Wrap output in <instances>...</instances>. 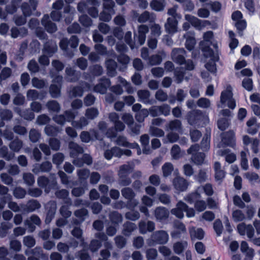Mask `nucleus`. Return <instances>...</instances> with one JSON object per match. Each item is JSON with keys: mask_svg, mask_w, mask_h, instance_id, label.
I'll return each instance as SVG.
<instances>
[{"mask_svg": "<svg viewBox=\"0 0 260 260\" xmlns=\"http://www.w3.org/2000/svg\"><path fill=\"white\" fill-rule=\"evenodd\" d=\"M89 71L92 75L97 77L101 76L104 72L102 66L98 64L90 66L89 67Z\"/></svg>", "mask_w": 260, "mask_h": 260, "instance_id": "43", "label": "nucleus"}, {"mask_svg": "<svg viewBox=\"0 0 260 260\" xmlns=\"http://www.w3.org/2000/svg\"><path fill=\"white\" fill-rule=\"evenodd\" d=\"M0 134L1 136L8 141H12L14 137L13 132L8 125L5 127V129L0 131Z\"/></svg>", "mask_w": 260, "mask_h": 260, "instance_id": "49", "label": "nucleus"}, {"mask_svg": "<svg viewBox=\"0 0 260 260\" xmlns=\"http://www.w3.org/2000/svg\"><path fill=\"white\" fill-rule=\"evenodd\" d=\"M41 207V204L36 200H29L24 205L23 210L27 213L32 212Z\"/></svg>", "mask_w": 260, "mask_h": 260, "instance_id": "22", "label": "nucleus"}, {"mask_svg": "<svg viewBox=\"0 0 260 260\" xmlns=\"http://www.w3.org/2000/svg\"><path fill=\"white\" fill-rule=\"evenodd\" d=\"M38 185L44 189L46 193H48L51 189L57 188V182L55 177H52L50 179L45 176H41L37 179Z\"/></svg>", "mask_w": 260, "mask_h": 260, "instance_id": "4", "label": "nucleus"}, {"mask_svg": "<svg viewBox=\"0 0 260 260\" xmlns=\"http://www.w3.org/2000/svg\"><path fill=\"white\" fill-rule=\"evenodd\" d=\"M19 114L21 117L27 120L31 121L35 118L34 113L29 109H25L23 111H20Z\"/></svg>", "mask_w": 260, "mask_h": 260, "instance_id": "52", "label": "nucleus"}, {"mask_svg": "<svg viewBox=\"0 0 260 260\" xmlns=\"http://www.w3.org/2000/svg\"><path fill=\"white\" fill-rule=\"evenodd\" d=\"M41 23L47 32L49 33L54 32L57 30L56 25L50 20L49 15L47 14L43 16Z\"/></svg>", "mask_w": 260, "mask_h": 260, "instance_id": "16", "label": "nucleus"}, {"mask_svg": "<svg viewBox=\"0 0 260 260\" xmlns=\"http://www.w3.org/2000/svg\"><path fill=\"white\" fill-rule=\"evenodd\" d=\"M222 137V142L223 143L231 147L233 146L234 144V133L232 131H230L225 133H222L221 135Z\"/></svg>", "mask_w": 260, "mask_h": 260, "instance_id": "21", "label": "nucleus"}, {"mask_svg": "<svg viewBox=\"0 0 260 260\" xmlns=\"http://www.w3.org/2000/svg\"><path fill=\"white\" fill-rule=\"evenodd\" d=\"M44 132L47 136L54 137L58 133V129L55 126L47 125L44 128Z\"/></svg>", "mask_w": 260, "mask_h": 260, "instance_id": "58", "label": "nucleus"}, {"mask_svg": "<svg viewBox=\"0 0 260 260\" xmlns=\"http://www.w3.org/2000/svg\"><path fill=\"white\" fill-rule=\"evenodd\" d=\"M140 142L143 147L144 153L148 154L151 153V149L149 147V137L147 134L143 135L140 137Z\"/></svg>", "mask_w": 260, "mask_h": 260, "instance_id": "32", "label": "nucleus"}, {"mask_svg": "<svg viewBox=\"0 0 260 260\" xmlns=\"http://www.w3.org/2000/svg\"><path fill=\"white\" fill-rule=\"evenodd\" d=\"M122 155L123 150L116 146L113 147L110 149H108L104 152V156L108 160L111 159L113 156L119 158Z\"/></svg>", "mask_w": 260, "mask_h": 260, "instance_id": "18", "label": "nucleus"}, {"mask_svg": "<svg viewBox=\"0 0 260 260\" xmlns=\"http://www.w3.org/2000/svg\"><path fill=\"white\" fill-rule=\"evenodd\" d=\"M46 106L48 111L51 112L58 113L60 110V105L55 100H50L47 102Z\"/></svg>", "mask_w": 260, "mask_h": 260, "instance_id": "38", "label": "nucleus"}, {"mask_svg": "<svg viewBox=\"0 0 260 260\" xmlns=\"http://www.w3.org/2000/svg\"><path fill=\"white\" fill-rule=\"evenodd\" d=\"M122 233L125 236L129 237L137 229V225L132 222L126 221L123 224Z\"/></svg>", "mask_w": 260, "mask_h": 260, "instance_id": "29", "label": "nucleus"}, {"mask_svg": "<svg viewBox=\"0 0 260 260\" xmlns=\"http://www.w3.org/2000/svg\"><path fill=\"white\" fill-rule=\"evenodd\" d=\"M0 156L7 161H10L14 157V154L9 152L8 148L6 146H3L0 148Z\"/></svg>", "mask_w": 260, "mask_h": 260, "instance_id": "44", "label": "nucleus"}, {"mask_svg": "<svg viewBox=\"0 0 260 260\" xmlns=\"http://www.w3.org/2000/svg\"><path fill=\"white\" fill-rule=\"evenodd\" d=\"M140 101L146 104H152V102L150 100V92L147 90H139L137 92Z\"/></svg>", "mask_w": 260, "mask_h": 260, "instance_id": "31", "label": "nucleus"}, {"mask_svg": "<svg viewBox=\"0 0 260 260\" xmlns=\"http://www.w3.org/2000/svg\"><path fill=\"white\" fill-rule=\"evenodd\" d=\"M12 112L8 109H4L0 112V117L3 120L10 121L13 118Z\"/></svg>", "mask_w": 260, "mask_h": 260, "instance_id": "61", "label": "nucleus"}, {"mask_svg": "<svg viewBox=\"0 0 260 260\" xmlns=\"http://www.w3.org/2000/svg\"><path fill=\"white\" fill-rule=\"evenodd\" d=\"M179 206L181 208L184 209V211L186 212V216L188 217H192L195 215L194 210L192 208H189L184 202L180 201Z\"/></svg>", "mask_w": 260, "mask_h": 260, "instance_id": "57", "label": "nucleus"}, {"mask_svg": "<svg viewBox=\"0 0 260 260\" xmlns=\"http://www.w3.org/2000/svg\"><path fill=\"white\" fill-rule=\"evenodd\" d=\"M86 118L88 119L92 120L96 118L99 115V111L96 108H90L86 110Z\"/></svg>", "mask_w": 260, "mask_h": 260, "instance_id": "59", "label": "nucleus"}, {"mask_svg": "<svg viewBox=\"0 0 260 260\" xmlns=\"http://www.w3.org/2000/svg\"><path fill=\"white\" fill-rule=\"evenodd\" d=\"M115 2L113 1L103 2V11L101 12L100 19L105 22H109L112 19V15L115 14L114 7Z\"/></svg>", "mask_w": 260, "mask_h": 260, "instance_id": "3", "label": "nucleus"}, {"mask_svg": "<svg viewBox=\"0 0 260 260\" xmlns=\"http://www.w3.org/2000/svg\"><path fill=\"white\" fill-rule=\"evenodd\" d=\"M232 218L235 222H237L244 220L246 218V217L242 211L237 209L233 211Z\"/></svg>", "mask_w": 260, "mask_h": 260, "instance_id": "45", "label": "nucleus"}, {"mask_svg": "<svg viewBox=\"0 0 260 260\" xmlns=\"http://www.w3.org/2000/svg\"><path fill=\"white\" fill-rule=\"evenodd\" d=\"M149 28L146 25H141L138 27V34L134 35V41L132 38V32L127 31L124 36V41L131 49L137 47V45H142L146 40V34L148 32Z\"/></svg>", "mask_w": 260, "mask_h": 260, "instance_id": "1", "label": "nucleus"}, {"mask_svg": "<svg viewBox=\"0 0 260 260\" xmlns=\"http://www.w3.org/2000/svg\"><path fill=\"white\" fill-rule=\"evenodd\" d=\"M88 123V119L85 117L82 116L78 120L72 121V125L77 129H81L87 126Z\"/></svg>", "mask_w": 260, "mask_h": 260, "instance_id": "39", "label": "nucleus"}, {"mask_svg": "<svg viewBox=\"0 0 260 260\" xmlns=\"http://www.w3.org/2000/svg\"><path fill=\"white\" fill-rule=\"evenodd\" d=\"M22 146L23 142L18 137H16L14 140L13 139L9 145V147L10 149L13 151L16 152H19L22 148Z\"/></svg>", "mask_w": 260, "mask_h": 260, "instance_id": "35", "label": "nucleus"}, {"mask_svg": "<svg viewBox=\"0 0 260 260\" xmlns=\"http://www.w3.org/2000/svg\"><path fill=\"white\" fill-rule=\"evenodd\" d=\"M186 56V52L183 48H174L171 52L172 60L180 65L183 64Z\"/></svg>", "mask_w": 260, "mask_h": 260, "instance_id": "7", "label": "nucleus"}, {"mask_svg": "<svg viewBox=\"0 0 260 260\" xmlns=\"http://www.w3.org/2000/svg\"><path fill=\"white\" fill-rule=\"evenodd\" d=\"M165 5V0H152L150 3L151 8L156 11H163Z\"/></svg>", "mask_w": 260, "mask_h": 260, "instance_id": "34", "label": "nucleus"}, {"mask_svg": "<svg viewBox=\"0 0 260 260\" xmlns=\"http://www.w3.org/2000/svg\"><path fill=\"white\" fill-rule=\"evenodd\" d=\"M166 127L167 131L169 129L172 131L180 132L182 129V123L180 120L175 119L170 121Z\"/></svg>", "mask_w": 260, "mask_h": 260, "instance_id": "40", "label": "nucleus"}, {"mask_svg": "<svg viewBox=\"0 0 260 260\" xmlns=\"http://www.w3.org/2000/svg\"><path fill=\"white\" fill-rule=\"evenodd\" d=\"M207 115L200 110H193L187 113L186 119L188 123L192 126H200L207 120Z\"/></svg>", "mask_w": 260, "mask_h": 260, "instance_id": "2", "label": "nucleus"}, {"mask_svg": "<svg viewBox=\"0 0 260 260\" xmlns=\"http://www.w3.org/2000/svg\"><path fill=\"white\" fill-rule=\"evenodd\" d=\"M84 90L80 86H71L69 91L70 98L81 97L83 95Z\"/></svg>", "mask_w": 260, "mask_h": 260, "instance_id": "37", "label": "nucleus"}, {"mask_svg": "<svg viewBox=\"0 0 260 260\" xmlns=\"http://www.w3.org/2000/svg\"><path fill=\"white\" fill-rule=\"evenodd\" d=\"M66 79L70 82H76L80 77V73L77 72L71 67H67L65 70Z\"/></svg>", "mask_w": 260, "mask_h": 260, "instance_id": "15", "label": "nucleus"}, {"mask_svg": "<svg viewBox=\"0 0 260 260\" xmlns=\"http://www.w3.org/2000/svg\"><path fill=\"white\" fill-rule=\"evenodd\" d=\"M173 183L175 189L180 191H185L188 185L187 180L181 177L175 178Z\"/></svg>", "mask_w": 260, "mask_h": 260, "instance_id": "17", "label": "nucleus"}, {"mask_svg": "<svg viewBox=\"0 0 260 260\" xmlns=\"http://www.w3.org/2000/svg\"><path fill=\"white\" fill-rule=\"evenodd\" d=\"M105 66L109 76L113 77L116 75V68L117 64L116 62L112 59H108L105 61Z\"/></svg>", "mask_w": 260, "mask_h": 260, "instance_id": "19", "label": "nucleus"}, {"mask_svg": "<svg viewBox=\"0 0 260 260\" xmlns=\"http://www.w3.org/2000/svg\"><path fill=\"white\" fill-rule=\"evenodd\" d=\"M139 232L142 234H146L148 232H152L155 229V223L152 221H148L146 222L145 221L141 220L139 223Z\"/></svg>", "mask_w": 260, "mask_h": 260, "instance_id": "13", "label": "nucleus"}, {"mask_svg": "<svg viewBox=\"0 0 260 260\" xmlns=\"http://www.w3.org/2000/svg\"><path fill=\"white\" fill-rule=\"evenodd\" d=\"M27 99L28 101H35L37 100H42L45 95L42 92H39L35 89H29L26 92Z\"/></svg>", "mask_w": 260, "mask_h": 260, "instance_id": "28", "label": "nucleus"}, {"mask_svg": "<svg viewBox=\"0 0 260 260\" xmlns=\"http://www.w3.org/2000/svg\"><path fill=\"white\" fill-rule=\"evenodd\" d=\"M202 50L204 52V55L206 58L210 57L211 60L214 61H217L218 60V56L215 54L213 50L208 45L202 47Z\"/></svg>", "mask_w": 260, "mask_h": 260, "instance_id": "33", "label": "nucleus"}, {"mask_svg": "<svg viewBox=\"0 0 260 260\" xmlns=\"http://www.w3.org/2000/svg\"><path fill=\"white\" fill-rule=\"evenodd\" d=\"M148 115V110L146 109H143L136 114L135 118L137 121L142 122Z\"/></svg>", "mask_w": 260, "mask_h": 260, "instance_id": "55", "label": "nucleus"}, {"mask_svg": "<svg viewBox=\"0 0 260 260\" xmlns=\"http://www.w3.org/2000/svg\"><path fill=\"white\" fill-rule=\"evenodd\" d=\"M41 137V134L39 131L35 128H32L29 133V138L32 143L37 142Z\"/></svg>", "mask_w": 260, "mask_h": 260, "instance_id": "53", "label": "nucleus"}, {"mask_svg": "<svg viewBox=\"0 0 260 260\" xmlns=\"http://www.w3.org/2000/svg\"><path fill=\"white\" fill-rule=\"evenodd\" d=\"M52 168V164L49 161H45L41 164H37L34 166L32 171L34 173L38 174L40 172L48 173Z\"/></svg>", "mask_w": 260, "mask_h": 260, "instance_id": "12", "label": "nucleus"}, {"mask_svg": "<svg viewBox=\"0 0 260 260\" xmlns=\"http://www.w3.org/2000/svg\"><path fill=\"white\" fill-rule=\"evenodd\" d=\"M178 22L174 17H169L165 23V29L166 31L170 35H173L178 31Z\"/></svg>", "mask_w": 260, "mask_h": 260, "instance_id": "11", "label": "nucleus"}, {"mask_svg": "<svg viewBox=\"0 0 260 260\" xmlns=\"http://www.w3.org/2000/svg\"><path fill=\"white\" fill-rule=\"evenodd\" d=\"M23 180L27 186H32L35 183V177L30 173H25L23 174Z\"/></svg>", "mask_w": 260, "mask_h": 260, "instance_id": "56", "label": "nucleus"}, {"mask_svg": "<svg viewBox=\"0 0 260 260\" xmlns=\"http://www.w3.org/2000/svg\"><path fill=\"white\" fill-rule=\"evenodd\" d=\"M185 19L195 27H199L201 25L200 20L193 16L186 14L185 15Z\"/></svg>", "mask_w": 260, "mask_h": 260, "instance_id": "60", "label": "nucleus"}, {"mask_svg": "<svg viewBox=\"0 0 260 260\" xmlns=\"http://www.w3.org/2000/svg\"><path fill=\"white\" fill-rule=\"evenodd\" d=\"M41 223V219L36 214L31 215L24 221V224L25 226L27 227L28 231L29 233L34 232L36 230V226H40Z\"/></svg>", "mask_w": 260, "mask_h": 260, "instance_id": "8", "label": "nucleus"}, {"mask_svg": "<svg viewBox=\"0 0 260 260\" xmlns=\"http://www.w3.org/2000/svg\"><path fill=\"white\" fill-rule=\"evenodd\" d=\"M205 157V153L198 152L193 154L191 157V159L197 165H200L203 163Z\"/></svg>", "mask_w": 260, "mask_h": 260, "instance_id": "50", "label": "nucleus"}, {"mask_svg": "<svg viewBox=\"0 0 260 260\" xmlns=\"http://www.w3.org/2000/svg\"><path fill=\"white\" fill-rule=\"evenodd\" d=\"M64 159L63 154L60 152H57L52 156V162L54 164L59 166L62 164Z\"/></svg>", "mask_w": 260, "mask_h": 260, "instance_id": "64", "label": "nucleus"}, {"mask_svg": "<svg viewBox=\"0 0 260 260\" xmlns=\"http://www.w3.org/2000/svg\"><path fill=\"white\" fill-rule=\"evenodd\" d=\"M69 148L70 150V156L72 157H76L79 154L83 153V148L79 144L74 142H71L69 144Z\"/></svg>", "mask_w": 260, "mask_h": 260, "instance_id": "23", "label": "nucleus"}, {"mask_svg": "<svg viewBox=\"0 0 260 260\" xmlns=\"http://www.w3.org/2000/svg\"><path fill=\"white\" fill-rule=\"evenodd\" d=\"M155 19L156 16L154 13L145 11L139 16L138 21L140 23H145L147 21L152 22Z\"/></svg>", "mask_w": 260, "mask_h": 260, "instance_id": "26", "label": "nucleus"}, {"mask_svg": "<svg viewBox=\"0 0 260 260\" xmlns=\"http://www.w3.org/2000/svg\"><path fill=\"white\" fill-rule=\"evenodd\" d=\"M121 193L124 198L128 200H132L136 196V193L132 188L129 187H125L121 189Z\"/></svg>", "mask_w": 260, "mask_h": 260, "instance_id": "42", "label": "nucleus"}, {"mask_svg": "<svg viewBox=\"0 0 260 260\" xmlns=\"http://www.w3.org/2000/svg\"><path fill=\"white\" fill-rule=\"evenodd\" d=\"M232 88L231 86H228L226 89L223 91L220 95V102L222 104H224L228 102V106L233 109L236 107V103L235 100L233 98Z\"/></svg>", "mask_w": 260, "mask_h": 260, "instance_id": "5", "label": "nucleus"}, {"mask_svg": "<svg viewBox=\"0 0 260 260\" xmlns=\"http://www.w3.org/2000/svg\"><path fill=\"white\" fill-rule=\"evenodd\" d=\"M116 246L120 249L123 248L126 244V239L122 236L118 235L114 238Z\"/></svg>", "mask_w": 260, "mask_h": 260, "instance_id": "63", "label": "nucleus"}, {"mask_svg": "<svg viewBox=\"0 0 260 260\" xmlns=\"http://www.w3.org/2000/svg\"><path fill=\"white\" fill-rule=\"evenodd\" d=\"M57 50V45L52 40H48L44 43L43 51L48 54L50 56L55 53Z\"/></svg>", "mask_w": 260, "mask_h": 260, "instance_id": "24", "label": "nucleus"}, {"mask_svg": "<svg viewBox=\"0 0 260 260\" xmlns=\"http://www.w3.org/2000/svg\"><path fill=\"white\" fill-rule=\"evenodd\" d=\"M183 38L186 39L185 43L186 48L189 51L193 50L196 44L193 35L189 32H187L183 35Z\"/></svg>", "mask_w": 260, "mask_h": 260, "instance_id": "25", "label": "nucleus"}, {"mask_svg": "<svg viewBox=\"0 0 260 260\" xmlns=\"http://www.w3.org/2000/svg\"><path fill=\"white\" fill-rule=\"evenodd\" d=\"M150 239L153 244L164 245L168 242L169 235L165 231H156L152 234Z\"/></svg>", "mask_w": 260, "mask_h": 260, "instance_id": "6", "label": "nucleus"}, {"mask_svg": "<svg viewBox=\"0 0 260 260\" xmlns=\"http://www.w3.org/2000/svg\"><path fill=\"white\" fill-rule=\"evenodd\" d=\"M109 219L113 223L118 224L122 221L123 217L118 212L112 211L109 214Z\"/></svg>", "mask_w": 260, "mask_h": 260, "instance_id": "46", "label": "nucleus"}, {"mask_svg": "<svg viewBox=\"0 0 260 260\" xmlns=\"http://www.w3.org/2000/svg\"><path fill=\"white\" fill-rule=\"evenodd\" d=\"M187 243L186 242H177L173 245V250L175 253L179 254L181 253L187 247Z\"/></svg>", "mask_w": 260, "mask_h": 260, "instance_id": "51", "label": "nucleus"}, {"mask_svg": "<svg viewBox=\"0 0 260 260\" xmlns=\"http://www.w3.org/2000/svg\"><path fill=\"white\" fill-rule=\"evenodd\" d=\"M102 246V242L97 239L92 240L89 246L87 245V249H89L91 251L94 252L97 251Z\"/></svg>", "mask_w": 260, "mask_h": 260, "instance_id": "54", "label": "nucleus"}, {"mask_svg": "<svg viewBox=\"0 0 260 260\" xmlns=\"http://www.w3.org/2000/svg\"><path fill=\"white\" fill-rule=\"evenodd\" d=\"M74 215L81 222H84L89 216V212L88 210L85 208L76 210L74 212Z\"/></svg>", "mask_w": 260, "mask_h": 260, "instance_id": "36", "label": "nucleus"}, {"mask_svg": "<svg viewBox=\"0 0 260 260\" xmlns=\"http://www.w3.org/2000/svg\"><path fill=\"white\" fill-rule=\"evenodd\" d=\"M55 196L57 199L63 201L64 204L72 205V200L69 197V191L67 189H57L55 192Z\"/></svg>", "mask_w": 260, "mask_h": 260, "instance_id": "14", "label": "nucleus"}, {"mask_svg": "<svg viewBox=\"0 0 260 260\" xmlns=\"http://www.w3.org/2000/svg\"><path fill=\"white\" fill-rule=\"evenodd\" d=\"M201 197L200 193L197 191H194L185 196L184 197V200L189 204H192L198 201Z\"/></svg>", "mask_w": 260, "mask_h": 260, "instance_id": "48", "label": "nucleus"}, {"mask_svg": "<svg viewBox=\"0 0 260 260\" xmlns=\"http://www.w3.org/2000/svg\"><path fill=\"white\" fill-rule=\"evenodd\" d=\"M61 86L56 85V84H51L49 87V92L52 98H58L61 96Z\"/></svg>", "mask_w": 260, "mask_h": 260, "instance_id": "41", "label": "nucleus"}, {"mask_svg": "<svg viewBox=\"0 0 260 260\" xmlns=\"http://www.w3.org/2000/svg\"><path fill=\"white\" fill-rule=\"evenodd\" d=\"M214 169L215 171V180L219 181V183H221L225 177V172L224 171L221 169L220 164L218 161H216L214 163Z\"/></svg>", "mask_w": 260, "mask_h": 260, "instance_id": "27", "label": "nucleus"}, {"mask_svg": "<svg viewBox=\"0 0 260 260\" xmlns=\"http://www.w3.org/2000/svg\"><path fill=\"white\" fill-rule=\"evenodd\" d=\"M156 219L160 221L167 219L169 215V211L165 207H157L154 211Z\"/></svg>", "mask_w": 260, "mask_h": 260, "instance_id": "20", "label": "nucleus"}, {"mask_svg": "<svg viewBox=\"0 0 260 260\" xmlns=\"http://www.w3.org/2000/svg\"><path fill=\"white\" fill-rule=\"evenodd\" d=\"M23 243L25 246L31 248L36 244V240L31 236H26L23 237Z\"/></svg>", "mask_w": 260, "mask_h": 260, "instance_id": "62", "label": "nucleus"}, {"mask_svg": "<svg viewBox=\"0 0 260 260\" xmlns=\"http://www.w3.org/2000/svg\"><path fill=\"white\" fill-rule=\"evenodd\" d=\"M133 168L129 164L121 166L118 171V176H129L133 171Z\"/></svg>", "mask_w": 260, "mask_h": 260, "instance_id": "47", "label": "nucleus"}, {"mask_svg": "<svg viewBox=\"0 0 260 260\" xmlns=\"http://www.w3.org/2000/svg\"><path fill=\"white\" fill-rule=\"evenodd\" d=\"M79 44V39L76 36H72L69 40L68 38H63L59 43L61 49L67 51L70 46L72 48H76Z\"/></svg>", "mask_w": 260, "mask_h": 260, "instance_id": "9", "label": "nucleus"}, {"mask_svg": "<svg viewBox=\"0 0 260 260\" xmlns=\"http://www.w3.org/2000/svg\"><path fill=\"white\" fill-rule=\"evenodd\" d=\"M9 188L0 184V196L1 201L4 203H7L12 200V196L8 193Z\"/></svg>", "mask_w": 260, "mask_h": 260, "instance_id": "30", "label": "nucleus"}, {"mask_svg": "<svg viewBox=\"0 0 260 260\" xmlns=\"http://www.w3.org/2000/svg\"><path fill=\"white\" fill-rule=\"evenodd\" d=\"M111 85V81L109 79L105 77L99 80V83L94 86V91L104 94L106 93L108 88Z\"/></svg>", "mask_w": 260, "mask_h": 260, "instance_id": "10", "label": "nucleus"}]
</instances>
